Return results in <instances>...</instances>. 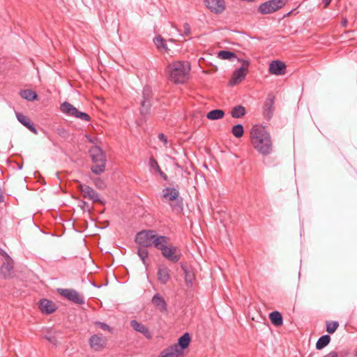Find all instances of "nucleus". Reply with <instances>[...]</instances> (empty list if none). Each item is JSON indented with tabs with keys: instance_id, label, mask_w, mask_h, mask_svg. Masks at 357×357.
I'll use <instances>...</instances> for the list:
<instances>
[{
	"instance_id": "1",
	"label": "nucleus",
	"mask_w": 357,
	"mask_h": 357,
	"mask_svg": "<svg viewBox=\"0 0 357 357\" xmlns=\"http://www.w3.org/2000/svg\"><path fill=\"white\" fill-rule=\"evenodd\" d=\"M250 141L254 149L263 156L273 152V143L271 134L266 127L255 125L250 130Z\"/></svg>"
},
{
	"instance_id": "2",
	"label": "nucleus",
	"mask_w": 357,
	"mask_h": 357,
	"mask_svg": "<svg viewBox=\"0 0 357 357\" xmlns=\"http://www.w3.org/2000/svg\"><path fill=\"white\" fill-rule=\"evenodd\" d=\"M190 70L188 63L174 61L167 66L169 79L176 84H183L188 79Z\"/></svg>"
},
{
	"instance_id": "3",
	"label": "nucleus",
	"mask_w": 357,
	"mask_h": 357,
	"mask_svg": "<svg viewBox=\"0 0 357 357\" xmlns=\"http://www.w3.org/2000/svg\"><path fill=\"white\" fill-rule=\"evenodd\" d=\"M91 156L93 162H99L101 165H92L91 172L95 174H100L105 170L106 156L103 151L99 146L93 147L91 151Z\"/></svg>"
},
{
	"instance_id": "4",
	"label": "nucleus",
	"mask_w": 357,
	"mask_h": 357,
	"mask_svg": "<svg viewBox=\"0 0 357 357\" xmlns=\"http://www.w3.org/2000/svg\"><path fill=\"white\" fill-rule=\"evenodd\" d=\"M162 196L172 202L170 204L173 211L181 212L183 211V199L179 197V192L175 188H165L162 190Z\"/></svg>"
},
{
	"instance_id": "5",
	"label": "nucleus",
	"mask_w": 357,
	"mask_h": 357,
	"mask_svg": "<svg viewBox=\"0 0 357 357\" xmlns=\"http://www.w3.org/2000/svg\"><path fill=\"white\" fill-rule=\"evenodd\" d=\"M287 2V0H269L258 7V12L261 15L273 13L282 8Z\"/></svg>"
},
{
	"instance_id": "6",
	"label": "nucleus",
	"mask_w": 357,
	"mask_h": 357,
	"mask_svg": "<svg viewBox=\"0 0 357 357\" xmlns=\"http://www.w3.org/2000/svg\"><path fill=\"white\" fill-rule=\"evenodd\" d=\"M57 292L66 300L77 305L85 303L84 296L74 289H58Z\"/></svg>"
},
{
	"instance_id": "7",
	"label": "nucleus",
	"mask_w": 357,
	"mask_h": 357,
	"mask_svg": "<svg viewBox=\"0 0 357 357\" xmlns=\"http://www.w3.org/2000/svg\"><path fill=\"white\" fill-rule=\"evenodd\" d=\"M155 236V230H143L137 234L135 242L142 247H151L153 245Z\"/></svg>"
},
{
	"instance_id": "8",
	"label": "nucleus",
	"mask_w": 357,
	"mask_h": 357,
	"mask_svg": "<svg viewBox=\"0 0 357 357\" xmlns=\"http://www.w3.org/2000/svg\"><path fill=\"white\" fill-rule=\"evenodd\" d=\"M60 109L63 113L68 116H74L84 121H89L91 120V117L88 114L79 111L76 107L68 102H63L61 105Z\"/></svg>"
},
{
	"instance_id": "9",
	"label": "nucleus",
	"mask_w": 357,
	"mask_h": 357,
	"mask_svg": "<svg viewBox=\"0 0 357 357\" xmlns=\"http://www.w3.org/2000/svg\"><path fill=\"white\" fill-rule=\"evenodd\" d=\"M161 253L164 257L173 263L178 262L181 257V252L178 248L173 245L167 246Z\"/></svg>"
},
{
	"instance_id": "10",
	"label": "nucleus",
	"mask_w": 357,
	"mask_h": 357,
	"mask_svg": "<svg viewBox=\"0 0 357 357\" xmlns=\"http://www.w3.org/2000/svg\"><path fill=\"white\" fill-rule=\"evenodd\" d=\"M204 3L211 13L216 15L222 13L226 9L224 0H204Z\"/></svg>"
},
{
	"instance_id": "11",
	"label": "nucleus",
	"mask_w": 357,
	"mask_h": 357,
	"mask_svg": "<svg viewBox=\"0 0 357 357\" xmlns=\"http://www.w3.org/2000/svg\"><path fill=\"white\" fill-rule=\"evenodd\" d=\"M79 189L84 198L92 200L93 202H101L98 193L91 187L87 185L80 184Z\"/></svg>"
},
{
	"instance_id": "12",
	"label": "nucleus",
	"mask_w": 357,
	"mask_h": 357,
	"mask_svg": "<svg viewBox=\"0 0 357 357\" xmlns=\"http://www.w3.org/2000/svg\"><path fill=\"white\" fill-rule=\"evenodd\" d=\"M286 65L280 61H273L269 65L268 71L272 75H282L285 74Z\"/></svg>"
},
{
	"instance_id": "13",
	"label": "nucleus",
	"mask_w": 357,
	"mask_h": 357,
	"mask_svg": "<svg viewBox=\"0 0 357 357\" xmlns=\"http://www.w3.org/2000/svg\"><path fill=\"white\" fill-rule=\"evenodd\" d=\"M274 102L275 98L271 95H269L264 102L263 113L267 120H269L273 116Z\"/></svg>"
},
{
	"instance_id": "14",
	"label": "nucleus",
	"mask_w": 357,
	"mask_h": 357,
	"mask_svg": "<svg viewBox=\"0 0 357 357\" xmlns=\"http://www.w3.org/2000/svg\"><path fill=\"white\" fill-rule=\"evenodd\" d=\"M152 303L155 305V307L161 312H167V304L165 300V298L160 296L159 294H155L152 299Z\"/></svg>"
},
{
	"instance_id": "15",
	"label": "nucleus",
	"mask_w": 357,
	"mask_h": 357,
	"mask_svg": "<svg viewBox=\"0 0 357 357\" xmlns=\"http://www.w3.org/2000/svg\"><path fill=\"white\" fill-rule=\"evenodd\" d=\"M39 308L43 313L47 314L53 313L56 309L52 301L45 298L40 301Z\"/></svg>"
},
{
	"instance_id": "16",
	"label": "nucleus",
	"mask_w": 357,
	"mask_h": 357,
	"mask_svg": "<svg viewBox=\"0 0 357 357\" xmlns=\"http://www.w3.org/2000/svg\"><path fill=\"white\" fill-rule=\"evenodd\" d=\"M130 326L135 331L141 333L146 338L151 339L152 337L149 328L142 323L138 322L137 320H132L130 321Z\"/></svg>"
},
{
	"instance_id": "17",
	"label": "nucleus",
	"mask_w": 357,
	"mask_h": 357,
	"mask_svg": "<svg viewBox=\"0 0 357 357\" xmlns=\"http://www.w3.org/2000/svg\"><path fill=\"white\" fill-rule=\"evenodd\" d=\"M190 342V337L188 333H185L178 340V343L173 344V346L178 347V351L183 355V350L188 347Z\"/></svg>"
},
{
	"instance_id": "18",
	"label": "nucleus",
	"mask_w": 357,
	"mask_h": 357,
	"mask_svg": "<svg viewBox=\"0 0 357 357\" xmlns=\"http://www.w3.org/2000/svg\"><path fill=\"white\" fill-rule=\"evenodd\" d=\"M170 270L167 266L159 267L158 269V280L162 284H166L170 278Z\"/></svg>"
},
{
	"instance_id": "19",
	"label": "nucleus",
	"mask_w": 357,
	"mask_h": 357,
	"mask_svg": "<svg viewBox=\"0 0 357 357\" xmlns=\"http://www.w3.org/2000/svg\"><path fill=\"white\" fill-rule=\"evenodd\" d=\"M16 116L17 120L26 128H27L32 132L36 134L37 130L36 129L34 125L31 123L30 119L24 115L22 113H16Z\"/></svg>"
},
{
	"instance_id": "20",
	"label": "nucleus",
	"mask_w": 357,
	"mask_h": 357,
	"mask_svg": "<svg viewBox=\"0 0 357 357\" xmlns=\"http://www.w3.org/2000/svg\"><path fill=\"white\" fill-rule=\"evenodd\" d=\"M183 356L178 349L176 346H169L167 348L162 350L159 357H179Z\"/></svg>"
},
{
	"instance_id": "21",
	"label": "nucleus",
	"mask_w": 357,
	"mask_h": 357,
	"mask_svg": "<svg viewBox=\"0 0 357 357\" xmlns=\"http://www.w3.org/2000/svg\"><path fill=\"white\" fill-rule=\"evenodd\" d=\"M168 241V237L165 236H158L156 234L153 246H154L156 249L160 250L162 252L167 247Z\"/></svg>"
},
{
	"instance_id": "22",
	"label": "nucleus",
	"mask_w": 357,
	"mask_h": 357,
	"mask_svg": "<svg viewBox=\"0 0 357 357\" xmlns=\"http://www.w3.org/2000/svg\"><path fill=\"white\" fill-rule=\"evenodd\" d=\"M104 340L97 335H93L89 339V344L91 347L96 350L99 351L104 347Z\"/></svg>"
},
{
	"instance_id": "23",
	"label": "nucleus",
	"mask_w": 357,
	"mask_h": 357,
	"mask_svg": "<svg viewBox=\"0 0 357 357\" xmlns=\"http://www.w3.org/2000/svg\"><path fill=\"white\" fill-rule=\"evenodd\" d=\"M247 73L242 71L241 69H236L232 75L231 78L230 79L229 84L231 86H234L241 82L243 79H245Z\"/></svg>"
},
{
	"instance_id": "24",
	"label": "nucleus",
	"mask_w": 357,
	"mask_h": 357,
	"mask_svg": "<svg viewBox=\"0 0 357 357\" xmlns=\"http://www.w3.org/2000/svg\"><path fill=\"white\" fill-rule=\"evenodd\" d=\"M13 266L10 259H8L6 262L3 263L0 268L1 275L4 278L11 277L13 273Z\"/></svg>"
},
{
	"instance_id": "25",
	"label": "nucleus",
	"mask_w": 357,
	"mask_h": 357,
	"mask_svg": "<svg viewBox=\"0 0 357 357\" xmlns=\"http://www.w3.org/2000/svg\"><path fill=\"white\" fill-rule=\"evenodd\" d=\"M269 319L271 323L275 326L282 325L283 319L282 314L278 311H273L270 313Z\"/></svg>"
},
{
	"instance_id": "26",
	"label": "nucleus",
	"mask_w": 357,
	"mask_h": 357,
	"mask_svg": "<svg viewBox=\"0 0 357 357\" xmlns=\"http://www.w3.org/2000/svg\"><path fill=\"white\" fill-rule=\"evenodd\" d=\"M20 96L29 101H33L37 99L38 95L37 93L31 89H24L21 90L20 92Z\"/></svg>"
},
{
	"instance_id": "27",
	"label": "nucleus",
	"mask_w": 357,
	"mask_h": 357,
	"mask_svg": "<svg viewBox=\"0 0 357 357\" xmlns=\"http://www.w3.org/2000/svg\"><path fill=\"white\" fill-rule=\"evenodd\" d=\"M231 116L235 119H240L246 114L245 108L242 105H236L231 110Z\"/></svg>"
},
{
	"instance_id": "28",
	"label": "nucleus",
	"mask_w": 357,
	"mask_h": 357,
	"mask_svg": "<svg viewBox=\"0 0 357 357\" xmlns=\"http://www.w3.org/2000/svg\"><path fill=\"white\" fill-rule=\"evenodd\" d=\"M225 115V112L222 109H213L206 114V118L210 120H219Z\"/></svg>"
},
{
	"instance_id": "29",
	"label": "nucleus",
	"mask_w": 357,
	"mask_h": 357,
	"mask_svg": "<svg viewBox=\"0 0 357 357\" xmlns=\"http://www.w3.org/2000/svg\"><path fill=\"white\" fill-rule=\"evenodd\" d=\"M331 341L329 335H324L321 336L316 342V349L321 350L326 347Z\"/></svg>"
},
{
	"instance_id": "30",
	"label": "nucleus",
	"mask_w": 357,
	"mask_h": 357,
	"mask_svg": "<svg viewBox=\"0 0 357 357\" xmlns=\"http://www.w3.org/2000/svg\"><path fill=\"white\" fill-rule=\"evenodd\" d=\"M181 268L183 269L184 274H185V281L187 284V285H192L193 280L195 279L193 273L189 271L186 266L184 265L181 266Z\"/></svg>"
},
{
	"instance_id": "31",
	"label": "nucleus",
	"mask_w": 357,
	"mask_h": 357,
	"mask_svg": "<svg viewBox=\"0 0 357 357\" xmlns=\"http://www.w3.org/2000/svg\"><path fill=\"white\" fill-rule=\"evenodd\" d=\"M231 133L236 138H240L243 135L244 128L242 124H237L232 127Z\"/></svg>"
},
{
	"instance_id": "32",
	"label": "nucleus",
	"mask_w": 357,
	"mask_h": 357,
	"mask_svg": "<svg viewBox=\"0 0 357 357\" xmlns=\"http://www.w3.org/2000/svg\"><path fill=\"white\" fill-rule=\"evenodd\" d=\"M151 101L142 100L141 102V109L140 112L142 115L149 114L151 109Z\"/></svg>"
},
{
	"instance_id": "33",
	"label": "nucleus",
	"mask_w": 357,
	"mask_h": 357,
	"mask_svg": "<svg viewBox=\"0 0 357 357\" xmlns=\"http://www.w3.org/2000/svg\"><path fill=\"white\" fill-rule=\"evenodd\" d=\"M218 56L221 59H227V60H231L233 58H236V54L232 52H230V51H227V50H221L218 52Z\"/></svg>"
},
{
	"instance_id": "34",
	"label": "nucleus",
	"mask_w": 357,
	"mask_h": 357,
	"mask_svg": "<svg viewBox=\"0 0 357 357\" xmlns=\"http://www.w3.org/2000/svg\"><path fill=\"white\" fill-rule=\"evenodd\" d=\"M154 43L157 48L162 49L164 50H167L166 42L161 36H157L154 39Z\"/></svg>"
},
{
	"instance_id": "35",
	"label": "nucleus",
	"mask_w": 357,
	"mask_h": 357,
	"mask_svg": "<svg viewBox=\"0 0 357 357\" xmlns=\"http://www.w3.org/2000/svg\"><path fill=\"white\" fill-rule=\"evenodd\" d=\"M338 326L339 323L336 321H326V331L330 334L334 333Z\"/></svg>"
},
{
	"instance_id": "36",
	"label": "nucleus",
	"mask_w": 357,
	"mask_h": 357,
	"mask_svg": "<svg viewBox=\"0 0 357 357\" xmlns=\"http://www.w3.org/2000/svg\"><path fill=\"white\" fill-rule=\"evenodd\" d=\"M137 254L144 264H146V259L149 256V252L146 247H140L137 250Z\"/></svg>"
},
{
	"instance_id": "37",
	"label": "nucleus",
	"mask_w": 357,
	"mask_h": 357,
	"mask_svg": "<svg viewBox=\"0 0 357 357\" xmlns=\"http://www.w3.org/2000/svg\"><path fill=\"white\" fill-rule=\"evenodd\" d=\"M152 97V89L149 86H145L142 91V100L151 101Z\"/></svg>"
},
{
	"instance_id": "38",
	"label": "nucleus",
	"mask_w": 357,
	"mask_h": 357,
	"mask_svg": "<svg viewBox=\"0 0 357 357\" xmlns=\"http://www.w3.org/2000/svg\"><path fill=\"white\" fill-rule=\"evenodd\" d=\"M149 166L151 169L158 172L160 169L158 162L153 158H150L149 159Z\"/></svg>"
},
{
	"instance_id": "39",
	"label": "nucleus",
	"mask_w": 357,
	"mask_h": 357,
	"mask_svg": "<svg viewBox=\"0 0 357 357\" xmlns=\"http://www.w3.org/2000/svg\"><path fill=\"white\" fill-rule=\"evenodd\" d=\"M238 60L239 61H242V65L238 69H241L242 71L247 73L248 67L250 65V61L248 60H241V59H238Z\"/></svg>"
},
{
	"instance_id": "40",
	"label": "nucleus",
	"mask_w": 357,
	"mask_h": 357,
	"mask_svg": "<svg viewBox=\"0 0 357 357\" xmlns=\"http://www.w3.org/2000/svg\"><path fill=\"white\" fill-rule=\"evenodd\" d=\"M190 34V26L188 23H184L183 24V32L181 33L183 36H188Z\"/></svg>"
},
{
	"instance_id": "41",
	"label": "nucleus",
	"mask_w": 357,
	"mask_h": 357,
	"mask_svg": "<svg viewBox=\"0 0 357 357\" xmlns=\"http://www.w3.org/2000/svg\"><path fill=\"white\" fill-rule=\"evenodd\" d=\"M96 325L99 327L100 328L104 330V331H110L111 328L105 323L98 321L96 323Z\"/></svg>"
},
{
	"instance_id": "42",
	"label": "nucleus",
	"mask_w": 357,
	"mask_h": 357,
	"mask_svg": "<svg viewBox=\"0 0 357 357\" xmlns=\"http://www.w3.org/2000/svg\"><path fill=\"white\" fill-rule=\"evenodd\" d=\"M158 139L164 143L165 146L167 144V138L163 133H160L158 135Z\"/></svg>"
},
{
	"instance_id": "43",
	"label": "nucleus",
	"mask_w": 357,
	"mask_h": 357,
	"mask_svg": "<svg viewBox=\"0 0 357 357\" xmlns=\"http://www.w3.org/2000/svg\"><path fill=\"white\" fill-rule=\"evenodd\" d=\"M324 357H338V354L336 351H332L328 354L325 355Z\"/></svg>"
},
{
	"instance_id": "44",
	"label": "nucleus",
	"mask_w": 357,
	"mask_h": 357,
	"mask_svg": "<svg viewBox=\"0 0 357 357\" xmlns=\"http://www.w3.org/2000/svg\"><path fill=\"white\" fill-rule=\"evenodd\" d=\"M157 172L163 178L164 180H167V176L161 169Z\"/></svg>"
},
{
	"instance_id": "45",
	"label": "nucleus",
	"mask_w": 357,
	"mask_h": 357,
	"mask_svg": "<svg viewBox=\"0 0 357 357\" xmlns=\"http://www.w3.org/2000/svg\"><path fill=\"white\" fill-rule=\"evenodd\" d=\"M86 207L88 208H89V205H88V203L83 201L82 202V204H81V208L83 209V210H86Z\"/></svg>"
},
{
	"instance_id": "46",
	"label": "nucleus",
	"mask_w": 357,
	"mask_h": 357,
	"mask_svg": "<svg viewBox=\"0 0 357 357\" xmlns=\"http://www.w3.org/2000/svg\"><path fill=\"white\" fill-rule=\"evenodd\" d=\"M331 1L332 0H322L324 8H326L331 3Z\"/></svg>"
},
{
	"instance_id": "47",
	"label": "nucleus",
	"mask_w": 357,
	"mask_h": 357,
	"mask_svg": "<svg viewBox=\"0 0 357 357\" xmlns=\"http://www.w3.org/2000/svg\"><path fill=\"white\" fill-rule=\"evenodd\" d=\"M0 254L2 255L3 256L7 257L8 259H10L8 255L3 250H2L1 248H0Z\"/></svg>"
},
{
	"instance_id": "48",
	"label": "nucleus",
	"mask_w": 357,
	"mask_h": 357,
	"mask_svg": "<svg viewBox=\"0 0 357 357\" xmlns=\"http://www.w3.org/2000/svg\"><path fill=\"white\" fill-rule=\"evenodd\" d=\"M341 24H342V26L346 27L347 24V18H343L342 20Z\"/></svg>"
},
{
	"instance_id": "49",
	"label": "nucleus",
	"mask_w": 357,
	"mask_h": 357,
	"mask_svg": "<svg viewBox=\"0 0 357 357\" xmlns=\"http://www.w3.org/2000/svg\"><path fill=\"white\" fill-rule=\"evenodd\" d=\"M46 339L50 341V342H52V337H46Z\"/></svg>"
},
{
	"instance_id": "50",
	"label": "nucleus",
	"mask_w": 357,
	"mask_h": 357,
	"mask_svg": "<svg viewBox=\"0 0 357 357\" xmlns=\"http://www.w3.org/2000/svg\"><path fill=\"white\" fill-rule=\"evenodd\" d=\"M93 165H101V163L99 162H93Z\"/></svg>"
}]
</instances>
